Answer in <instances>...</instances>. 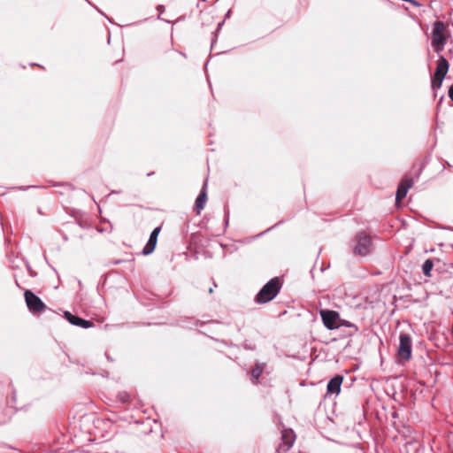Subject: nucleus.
<instances>
[{
    "label": "nucleus",
    "mask_w": 453,
    "mask_h": 453,
    "mask_svg": "<svg viewBox=\"0 0 453 453\" xmlns=\"http://www.w3.org/2000/svg\"><path fill=\"white\" fill-rule=\"evenodd\" d=\"M321 319L324 326L330 330L339 328L340 326L350 327L351 323L344 321L341 319L340 314L337 311L331 310H321L319 311Z\"/></svg>",
    "instance_id": "1"
},
{
    "label": "nucleus",
    "mask_w": 453,
    "mask_h": 453,
    "mask_svg": "<svg viewBox=\"0 0 453 453\" xmlns=\"http://www.w3.org/2000/svg\"><path fill=\"white\" fill-rule=\"evenodd\" d=\"M280 288L278 278L272 279L257 294L256 299L258 303H267L273 300Z\"/></svg>",
    "instance_id": "2"
},
{
    "label": "nucleus",
    "mask_w": 453,
    "mask_h": 453,
    "mask_svg": "<svg viewBox=\"0 0 453 453\" xmlns=\"http://www.w3.org/2000/svg\"><path fill=\"white\" fill-rule=\"evenodd\" d=\"M446 39V27L444 24L441 21L435 22L432 32V45L435 51L440 52L442 50Z\"/></svg>",
    "instance_id": "3"
},
{
    "label": "nucleus",
    "mask_w": 453,
    "mask_h": 453,
    "mask_svg": "<svg viewBox=\"0 0 453 453\" xmlns=\"http://www.w3.org/2000/svg\"><path fill=\"white\" fill-rule=\"evenodd\" d=\"M449 70V64L448 61L443 58L440 57L437 63L436 71L434 76V79L432 81V87L434 89L440 88L442 81L448 73Z\"/></svg>",
    "instance_id": "4"
},
{
    "label": "nucleus",
    "mask_w": 453,
    "mask_h": 453,
    "mask_svg": "<svg viewBox=\"0 0 453 453\" xmlns=\"http://www.w3.org/2000/svg\"><path fill=\"white\" fill-rule=\"evenodd\" d=\"M372 250V241L369 235L360 233L357 235V244L354 252L360 256H366Z\"/></svg>",
    "instance_id": "5"
},
{
    "label": "nucleus",
    "mask_w": 453,
    "mask_h": 453,
    "mask_svg": "<svg viewBox=\"0 0 453 453\" xmlns=\"http://www.w3.org/2000/svg\"><path fill=\"white\" fill-rule=\"evenodd\" d=\"M399 340L398 357L400 359L407 361L411 357V338L407 334H401Z\"/></svg>",
    "instance_id": "6"
},
{
    "label": "nucleus",
    "mask_w": 453,
    "mask_h": 453,
    "mask_svg": "<svg viewBox=\"0 0 453 453\" xmlns=\"http://www.w3.org/2000/svg\"><path fill=\"white\" fill-rule=\"evenodd\" d=\"M24 296H25L26 303L30 311L41 312V311H44V309L46 307L45 304L32 291L26 290Z\"/></svg>",
    "instance_id": "7"
},
{
    "label": "nucleus",
    "mask_w": 453,
    "mask_h": 453,
    "mask_svg": "<svg viewBox=\"0 0 453 453\" xmlns=\"http://www.w3.org/2000/svg\"><path fill=\"white\" fill-rule=\"evenodd\" d=\"M295 434L292 430H284L282 431V442L279 447V450L280 452H287L294 444L295 441Z\"/></svg>",
    "instance_id": "8"
},
{
    "label": "nucleus",
    "mask_w": 453,
    "mask_h": 453,
    "mask_svg": "<svg viewBox=\"0 0 453 453\" xmlns=\"http://www.w3.org/2000/svg\"><path fill=\"white\" fill-rule=\"evenodd\" d=\"M412 186V180L411 179H404L401 181L395 196L396 203H400L407 195L408 190Z\"/></svg>",
    "instance_id": "9"
},
{
    "label": "nucleus",
    "mask_w": 453,
    "mask_h": 453,
    "mask_svg": "<svg viewBox=\"0 0 453 453\" xmlns=\"http://www.w3.org/2000/svg\"><path fill=\"white\" fill-rule=\"evenodd\" d=\"M159 232H160V228L156 227L150 234V239L142 250V253L144 255H149V254L152 253L153 250H155Z\"/></svg>",
    "instance_id": "10"
},
{
    "label": "nucleus",
    "mask_w": 453,
    "mask_h": 453,
    "mask_svg": "<svg viewBox=\"0 0 453 453\" xmlns=\"http://www.w3.org/2000/svg\"><path fill=\"white\" fill-rule=\"evenodd\" d=\"M65 318L73 325L78 326L81 327L88 328L91 326V322L88 320H85L79 317L73 315L72 313L65 311Z\"/></svg>",
    "instance_id": "11"
},
{
    "label": "nucleus",
    "mask_w": 453,
    "mask_h": 453,
    "mask_svg": "<svg viewBox=\"0 0 453 453\" xmlns=\"http://www.w3.org/2000/svg\"><path fill=\"white\" fill-rule=\"evenodd\" d=\"M343 378L340 375L334 377L327 384V393L339 395Z\"/></svg>",
    "instance_id": "12"
},
{
    "label": "nucleus",
    "mask_w": 453,
    "mask_h": 453,
    "mask_svg": "<svg viewBox=\"0 0 453 453\" xmlns=\"http://www.w3.org/2000/svg\"><path fill=\"white\" fill-rule=\"evenodd\" d=\"M206 200H207L206 183H204L203 190L196 201V209L197 211V213H200V211L204 208Z\"/></svg>",
    "instance_id": "13"
},
{
    "label": "nucleus",
    "mask_w": 453,
    "mask_h": 453,
    "mask_svg": "<svg viewBox=\"0 0 453 453\" xmlns=\"http://www.w3.org/2000/svg\"><path fill=\"white\" fill-rule=\"evenodd\" d=\"M434 264L430 259H427L424 262L422 265L423 273L426 276H430V273L433 269Z\"/></svg>",
    "instance_id": "14"
},
{
    "label": "nucleus",
    "mask_w": 453,
    "mask_h": 453,
    "mask_svg": "<svg viewBox=\"0 0 453 453\" xmlns=\"http://www.w3.org/2000/svg\"><path fill=\"white\" fill-rule=\"evenodd\" d=\"M263 365H257L255 366V368L252 370L251 372V376L255 379V380H257L259 378V376L261 375V373L263 372Z\"/></svg>",
    "instance_id": "15"
},
{
    "label": "nucleus",
    "mask_w": 453,
    "mask_h": 453,
    "mask_svg": "<svg viewBox=\"0 0 453 453\" xmlns=\"http://www.w3.org/2000/svg\"><path fill=\"white\" fill-rule=\"evenodd\" d=\"M449 96L450 99L453 101V85L450 87V88L449 90Z\"/></svg>",
    "instance_id": "16"
}]
</instances>
